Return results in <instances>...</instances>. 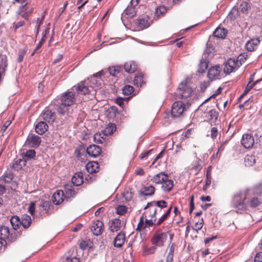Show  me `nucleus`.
I'll list each match as a JSON object with an SVG mask.
<instances>
[{
    "label": "nucleus",
    "instance_id": "423d86ee",
    "mask_svg": "<svg viewBox=\"0 0 262 262\" xmlns=\"http://www.w3.org/2000/svg\"><path fill=\"white\" fill-rule=\"evenodd\" d=\"M192 92V89L187 85L185 82H182L179 85L176 92L177 98L186 100L185 103L190 105Z\"/></svg>",
    "mask_w": 262,
    "mask_h": 262
},
{
    "label": "nucleus",
    "instance_id": "c03bdc74",
    "mask_svg": "<svg viewBox=\"0 0 262 262\" xmlns=\"http://www.w3.org/2000/svg\"><path fill=\"white\" fill-rule=\"evenodd\" d=\"M24 4V5L22 4V5L19 7V9L17 12V13L18 14H20L21 13L27 11V10H28V9L29 8V6H30L29 4H28V3H26V2H25Z\"/></svg>",
    "mask_w": 262,
    "mask_h": 262
},
{
    "label": "nucleus",
    "instance_id": "5fc2aeb1",
    "mask_svg": "<svg viewBox=\"0 0 262 262\" xmlns=\"http://www.w3.org/2000/svg\"><path fill=\"white\" fill-rule=\"evenodd\" d=\"M33 12V8L29 6V8L27 10L25 13H23L21 15L22 17L24 18L25 19H27L28 16L32 13Z\"/></svg>",
    "mask_w": 262,
    "mask_h": 262
},
{
    "label": "nucleus",
    "instance_id": "774afa93",
    "mask_svg": "<svg viewBox=\"0 0 262 262\" xmlns=\"http://www.w3.org/2000/svg\"><path fill=\"white\" fill-rule=\"evenodd\" d=\"M168 216L164 213L158 221V222L156 223L157 225H160L167 217Z\"/></svg>",
    "mask_w": 262,
    "mask_h": 262
},
{
    "label": "nucleus",
    "instance_id": "c85d7f7f",
    "mask_svg": "<svg viewBox=\"0 0 262 262\" xmlns=\"http://www.w3.org/2000/svg\"><path fill=\"white\" fill-rule=\"evenodd\" d=\"M116 127L114 124L110 123L103 130L102 134L104 136H108L112 134L115 130Z\"/></svg>",
    "mask_w": 262,
    "mask_h": 262
},
{
    "label": "nucleus",
    "instance_id": "de8ad7c7",
    "mask_svg": "<svg viewBox=\"0 0 262 262\" xmlns=\"http://www.w3.org/2000/svg\"><path fill=\"white\" fill-rule=\"evenodd\" d=\"M146 217H149V216L147 215ZM149 217H150L151 219L145 220V225L146 227L151 226L154 224V222L155 223L156 221V219L155 216L152 218L151 216H149Z\"/></svg>",
    "mask_w": 262,
    "mask_h": 262
},
{
    "label": "nucleus",
    "instance_id": "9b49d317",
    "mask_svg": "<svg viewBox=\"0 0 262 262\" xmlns=\"http://www.w3.org/2000/svg\"><path fill=\"white\" fill-rule=\"evenodd\" d=\"M221 72V68L218 66H215L209 69L208 72V77L211 80L219 79Z\"/></svg>",
    "mask_w": 262,
    "mask_h": 262
},
{
    "label": "nucleus",
    "instance_id": "9d476101",
    "mask_svg": "<svg viewBox=\"0 0 262 262\" xmlns=\"http://www.w3.org/2000/svg\"><path fill=\"white\" fill-rule=\"evenodd\" d=\"M103 223L102 221L97 220L93 222L91 230L93 234L98 236L101 234L103 230Z\"/></svg>",
    "mask_w": 262,
    "mask_h": 262
},
{
    "label": "nucleus",
    "instance_id": "f8f14e48",
    "mask_svg": "<svg viewBox=\"0 0 262 262\" xmlns=\"http://www.w3.org/2000/svg\"><path fill=\"white\" fill-rule=\"evenodd\" d=\"M101 152V148L96 145H90L86 149V152L92 157H98L100 155Z\"/></svg>",
    "mask_w": 262,
    "mask_h": 262
},
{
    "label": "nucleus",
    "instance_id": "1a4fd4ad",
    "mask_svg": "<svg viewBox=\"0 0 262 262\" xmlns=\"http://www.w3.org/2000/svg\"><path fill=\"white\" fill-rule=\"evenodd\" d=\"M241 143L246 148H249L253 145L254 140L253 136L250 134H245L243 135Z\"/></svg>",
    "mask_w": 262,
    "mask_h": 262
},
{
    "label": "nucleus",
    "instance_id": "680f3d73",
    "mask_svg": "<svg viewBox=\"0 0 262 262\" xmlns=\"http://www.w3.org/2000/svg\"><path fill=\"white\" fill-rule=\"evenodd\" d=\"M35 204L34 202H31L29 206V212L31 215H33L34 213L35 212Z\"/></svg>",
    "mask_w": 262,
    "mask_h": 262
},
{
    "label": "nucleus",
    "instance_id": "f704fd0d",
    "mask_svg": "<svg viewBox=\"0 0 262 262\" xmlns=\"http://www.w3.org/2000/svg\"><path fill=\"white\" fill-rule=\"evenodd\" d=\"M65 191L66 192L65 193H64V196L65 198H67L68 199L73 197L75 194V191L71 187H66L65 189Z\"/></svg>",
    "mask_w": 262,
    "mask_h": 262
},
{
    "label": "nucleus",
    "instance_id": "4be33fe9",
    "mask_svg": "<svg viewBox=\"0 0 262 262\" xmlns=\"http://www.w3.org/2000/svg\"><path fill=\"white\" fill-rule=\"evenodd\" d=\"M167 176V174H165L163 172H160L154 176L151 179V181L155 184H162V183L165 180Z\"/></svg>",
    "mask_w": 262,
    "mask_h": 262
},
{
    "label": "nucleus",
    "instance_id": "bf43d9fd",
    "mask_svg": "<svg viewBox=\"0 0 262 262\" xmlns=\"http://www.w3.org/2000/svg\"><path fill=\"white\" fill-rule=\"evenodd\" d=\"M91 243L90 241H82L80 244V247L81 249H86L88 247L90 246Z\"/></svg>",
    "mask_w": 262,
    "mask_h": 262
},
{
    "label": "nucleus",
    "instance_id": "338daca9",
    "mask_svg": "<svg viewBox=\"0 0 262 262\" xmlns=\"http://www.w3.org/2000/svg\"><path fill=\"white\" fill-rule=\"evenodd\" d=\"M11 123V122L10 120H7L5 122L1 129L2 133H4L6 130L7 127L10 125Z\"/></svg>",
    "mask_w": 262,
    "mask_h": 262
},
{
    "label": "nucleus",
    "instance_id": "69168bd1",
    "mask_svg": "<svg viewBox=\"0 0 262 262\" xmlns=\"http://www.w3.org/2000/svg\"><path fill=\"white\" fill-rule=\"evenodd\" d=\"M255 262H262V252L257 253L254 258Z\"/></svg>",
    "mask_w": 262,
    "mask_h": 262
},
{
    "label": "nucleus",
    "instance_id": "58836bf2",
    "mask_svg": "<svg viewBox=\"0 0 262 262\" xmlns=\"http://www.w3.org/2000/svg\"><path fill=\"white\" fill-rule=\"evenodd\" d=\"M31 221V219L30 216L29 215H26L24 216L20 223L24 228H27L29 227Z\"/></svg>",
    "mask_w": 262,
    "mask_h": 262
},
{
    "label": "nucleus",
    "instance_id": "79ce46f5",
    "mask_svg": "<svg viewBox=\"0 0 262 262\" xmlns=\"http://www.w3.org/2000/svg\"><path fill=\"white\" fill-rule=\"evenodd\" d=\"M134 90L133 86L127 85L122 89V92L124 95H129L134 92Z\"/></svg>",
    "mask_w": 262,
    "mask_h": 262
},
{
    "label": "nucleus",
    "instance_id": "6e6552de",
    "mask_svg": "<svg viewBox=\"0 0 262 262\" xmlns=\"http://www.w3.org/2000/svg\"><path fill=\"white\" fill-rule=\"evenodd\" d=\"M239 67V63L238 60L233 58H230L225 63L224 72L229 74L234 72Z\"/></svg>",
    "mask_w": 262,
    "mask_h": 262
},
{
    "label": "nucleus",
    "instance_id": "8fccbe9b",
    "mask_svg": "<svg viewBox=\"0 0 262 262\" xmlns=\"http://www.w3.org/2000/svg\"><path fill=\"white\" fill-rule=\"evenodd\" d=\"M26 51L25 49L23 50H19L18 56L17 58L18 62H21V61H23L24 56L26 54Z\"/></svg>",
    "mask_w": 262,
    "mask_h": 262
},
{
    "label": "nucleus",
    "instance_id": "c756f323",
    "mask_svg": "<svg viewBox=\"0 0 262 262\" xmlns=\"http://www.w3.org/2000/svg\"><path fill=\"white\" fill-rule=\"evenodd\" d=\"M255 162V156L253 155H247L244 159V163L246 166H252Z\"/></svg>",
    "mask_w": 262,
    "mask_h": 262
},
{
    "label": "nucleus",
    "instance_id": "49530a36",
    "mask_svg": "<svg viewBox=\"0 0 262 262\" xmlns=\"http://www.w3.org/2000/svg\"><path fill=\"white\" fill-rule=\"evenodd\" d=\"M94 141L97 143H102L104 139L99 133H96L94 136Z\"/></svg>",
    "mask_w": 262,
    "mask_h": 262
},
{
    "label": "nucleus",
    "instance_id": "cd10ccee",
    "mask_svg": "<svg viewBox=\"0 0 262 262\" xmlns=\"http://www.w3.org/2000/svg\"><path fill=\"white\" fill-rule=\"evenodd\" d=\"M9 229L6 226H2L0 228V239L5 240L9 236Z\"/></svg>",
    "mask_w": 262,
    "mask_h": 262
},
{
    "label": "nucleus",
    "instance_id": "f03ea898",
    "mask_svg": "<svg viewBox=\"0 0 262 262\" xmlns=\"http://www.w3.org/2000/svg\"><path fill=\"white\" fill-rule=\"evenodd\" d=\"M102 74V72L100 71L94 75L91 78L90 86L86 85L85 82H81L77 86H75L78 94L81 95L88 94L89 95L88 98L92 99L96 94L97 89L101 85V80L98 77H100Z\"/></svg>",
    "mask_w": 262,
    "mask_h": 262
},
{
    "label": "nucleus",
    "instance_id": "6ab92c4d",
    "mask_svg": "<svg viewBox=\"0 0 262 262\" xmlns=\"http://www.w3.org/2000/svg\"><path fill=\"white\" fill-rule=\"evenodd\" d=\"M121 227V221L120 220L116 219L112 220L110 223V230L112 232H117Z\"/></svg>",
    "mask_w": 262,
    "mask_h": 262
},
{
    "label": "nucleus",
    "instance_id": "864d4df0",
    "mask_svg": "<svg viewBox=\"0 0 262 262\" xmlns=\"http://www.w3.org/2000/svg\"><path fill=\"white\" fill-rule=\"evenodd\" d=\"M25 21H20L17 23H14L13 24V29L14 31H16L17 29H18L20 27L23 26L25 25Z\"/></svg>",
    "mask_w": 262,
    "mask_h": 262
},
{
    "label": "nucleus",
    "instance_id": "f257e3e1",
    "mask_svg": "<svg viewBox=\"0 0 262 262\" xmlns=\"http://www.w3.org/2000/svg\"><path fill=\"white\" fill-rule=\"evenodd\" d=\"M261 203L257 197L249 199L246 192L235 194L232 199V204L237 212L242 213L246 210L248 206L256 207Z\"/></svg>",
    "mask_w": 262,
    "mask_h": 262
},
{
    "label": "nucleus",
    "instance_id": "ea45409f",
    "mask_svg": "<svg viewBox=\"0 0 262 262\" xmlns=\"http://www.w3.org/2000/svg\"><path fill=\"white\" fill-rule=\"evenodd\" d=\"M143 82V77L141 75H136L134 78V83L138 87L141 86Z\"/></svg>",
    "mask_w": 262,
    "mask_h": 262
},
{
    "label": "nucleus",
    "instance_id": "4d7b16f0",
    "mask_svg": "<svg viewBox=\"0 0 262 262\" xmlns=\"http://www.w3.org/2000/svg\"><path fill=\"white\" fill-rule=\"evenodd\" d=\"M108 71H109L110 75H111L112 76H115L116 73H119V70L118 68L117 67L116 68L115 67L110 68L108 69Z\"/></svg>",
    "mask_w": 262,
    "mask_h": 262
},
{
    "label": "nucleus",
    "instance_id": "09e8293b",
    "mask_svg": "<svg viewBox=\"0 0 262 262\" xmlns=\"http://www.w3.org/2000/svg\"><path fill=\"white\" fill-rule=\"evenodd\" d=\"M208 64L206 61H202L200 64V68L198 71L200 73H203L207 68Z\"/></svg>",
    "mask_w": 262,
    "mask_h": 262
},
{
    "label": "nucleus",
    "instance_id": "ddd939ff",
    "mask_svg": "<svg viewBox=\"0 0 262 262\" xmlns=\"http://www.w3.org/2000/svg\"><path fill=\"white\" fill-rule=\"evenodd\" d=\"M41 142L40 138L37 135H31L28 136L26 143L30 147H38Z\"/></svg>",
    "mask_w": 262,
    "mask_h": 262
},
{
    "label": "nucleus",
    "instance_id": "e433bc0d",
    "mask_svg": "<svg viewBox=\"0 0 262 262\" xmlns=\"http://www.w3.org/2000/svg\"><path fill=\"white\" fill-rule=\"evenodd\" d=\"M166 11L167 9L164 6H160L157 7L156 9L155 15L156 16L157 18H158L159 16L166 13Z\"/></svg>",
    "mask_w": 262,
    "mask_h": 262
},
{
    "label": "nucleus",
    "instance_id": "7c9ffc66",
    "mask_svg": "<svg viewBox=\"0 0 262 262\" xmlns=\"http://www.w3.org/2000/svg\"><path fill=\"white\" fill-rule=\"evenodd\" d=\"M155 187L151 185H149L143 188L142 193L144 195H151L155 193Z\"/></svg>",
    "mask_w": 262,
    "mask_h": 262
},
{
    "label": "nucleus",
    "instance_id": "13d9d810",
    "mask_svg": "<svg viewBox=\"0 0 262 262\" xmlns=\"http://www.w3.org/2000/svg\"><path fill=\"white\" fill-rule=\"evenodd\" d=\"M49 31V29H47L45 30V31L42 33V35H43V37H42L41 40L39 42L37 47H36V50H37L39 48L41 47V46H42L43 42L45 41V35H46V33H47V32H48Z\"/></svg>",
    "mask_w": 262,
    "mask_h": 262
},
{
    "label": "nucleus",
    "instance_id": "e2e57ef3",
    "mask_svg": "<svg viewBox=\"0 0 262 262\" xmlns=\"http://www.w3.org/2000/svg\"><path fill=\"white\" fill-rule=\"evenodd\" d=\"M208 114L211 119H216L217 118V113L214 110H210Z\"/></svg>",
    "mask_w": 262,
    "mask_h": 262
},
{
    "label": "nucleus",
    "instance_id": "2f4dec72",
    "mask_svg": "<svg viewBox=\"0 0 262 262\" xmlns=\"http://www.w3.org/2000/svg\"><path fill=\"white\" fill-rule=\"evenodd\" d=\"M201 162V160L196 158L191 164V168L194 169L196 173H198L202 168Z\"/></svg>",
    "mask_w": 262,
    "mask_h": 262
},
{
    "label": "nucleus",
    "instance_id": "aec40b11",
    "mask_svg": "<svg viewBox=\"0 0 262 262\" xmlns=\"http://www.w3.org/2000/svg\"><path fill=\"white\" fill-rule=\"evenodd\" d=\"M48 128V125L45 122L40 121L35 125V132L39 135L44 134Z\"/></svg>",
    "mask_w": 262,
    "mask_h": 262
},
{
    "label": "nucleus",
    "instance_id": "603ef678",
    "mask_svg": "<svg viewBox=\"0 0 262 262\" xmlns=\"http://www.w3.org/2000/svg\"><path fill=\"white\" fill-rule=\"evenodd\" d=\"M211 137L212 139H216L218 135V130L216 127H213L211 129L210 131Z\"/></svg>",
    "mask_w": 262,
    "mask_h": 262
},
{
    "label": "nucleus",
    "instance_id": "20e7f679",
    "mask_svg": "<svg viewBox=\"0 0 262 262\" xmlns=\"http://www.w3.org/2000/svg\"><path fill=\"white\" fill-rule=\"evenodd\" d=\"M167 206V203L163 200L148 203L145 207V209H148L144 213L145 218H146L147 215L149 217L151 216L152 218L155 217L158 210L161 211L162 208L166 207Z\"/></svg>",
    "mask_w": 262,
    "mask_h": 262
},
{
    "label": "nucleus",
    "instance_id": "bb28decb",
    "mask_svg": "<svg viewBox=\"0 0 262 262\" xmlns=\"http://www.w3.org/2000/svg\"><path fill=\"white\" fill-rule=\"evenodd\" d=\"M125 71L127 73H134L137 69V65L133 61H128L124 66Z\"/></svg>",
    "mask_w": 262,
    "mask_h": 262
},
{
    "label": "nucleus",
    "instance_id": "4c0bfd02",
    "mask_svg": "<svg viewBox=\"0 0 262 262\" xmlns=\"http://www.w3.org/2000/svg\"><path fill=\"white\" fill-rule=\"evenodd\" d=\"M127 207L124 205H119L116 207V212L119 215H124L127 211Z\"/></svg>",
    "mask_w": 262,
    "mask_h": 262
},
{
    "label": "nucleus",
    "instance_id": "473e14b6",
    "mask_svg": "<svg viewBox=\"0 0 262 262\" xmlns=\"http://www.w3.org/2000/svg\"><path fill=\"white\" fill-rule=\"evenodd\" d=\"M157 246L154 245L150 247L144 246L143 248V253L144 255H147L155 253L156 251Z\"/></svg>",
    "mask_w": 262,
    "mask_h": 262
},
{
    "label": "nucleus",
    "instance_id": "052dcab7",
    "mask_svg": "<svg viewBox=\"0 0 262 262\" xmlns=\"http://www.w3.org/2000/svg\"><path fill=\"white\" fill-rule=\"evenodd\" d=\"M203 223L201 222H198L195 223L194 226L193 227V229L196 230L197 232L201 230L203 227Z\"/></svg>",
    "mask_w": 262,
    "mask_h": 262
},
{
    "label": "nucleus",
    "instance_id": "6e6d98bb",
    "mask_svg": "<svg viewBox=\"0 0 262 262\" xmlns=\"http://www.w3.org/2000/svg\"><path fill=\"white\" fill-rule=\"evenodd\" d=\"M13 179V176L11 173H7L3 177V181L5 183H9Z\"/></svg>",
    "mask_w": 262,
    "mask_h": 262
},
{
    "label": "nucleus",
    "instance_id": "a878e982",
    "mask_svg": "<svg viewBox=\"0 0 262 262\" xmlns=\"http://www.w3.org/2000/svg\"><path fill=\"white\" fill-rule=\"evenodd\" d=\"M138 27L140 29H144L149 26L150 25V21L147 17H144L138 19Z\"/></svg>",
    "mask_w": 262,
    "mask_h": 262
},
{
    "label": "nucleus",
    "instance_id": "3c124183",
    "mask_svg": "<svg viewBox=\"0 0 262 262\" xmlns=\"http://www.w3.org/2000/svg\"><path fill=\"white\" fill-rule=\"evenodd\" d=\"M260 80H261V79L257 80L253 83L250 84V83L252 81V78H251L249 83L247 84V85L246 88V90H245L246 92L249 91L255 84H256L257 82H258Z\"/></svg>",
    "mask_w": 262,
    "mask_h": 262
},
{
    "label": "nucleus",
    "instance_id": "a211bd4d",
    "mask_svg": "<svg viewBox=\"0 0 262 262\" xmlns=\"http://www.w3.org/2000/svg\"><path fill=\"white\" fill-rule=\"evenodd\" d=\"M125 239V234L122 232L119 233L114 239V246L118 248L121 247L124 243Z\"/></svg>",
    "mask_w": 262,
    "mask_h": 262
},
{
    "label": "nucleus",
    "instance_id": "dca6fc26",
    "mask_svg": "<svg viewBox=\"0 0 262 262\" xmlns=\"http://www.w3.org/2000/svg\"><path fill=\"white\" fill-rule=\"evenodd\" d=\"M41 118L44 120L50 122L53 121L55 119L54 113H52L50 110L47 109L44 110L41 114Z\"/></svg>",
    "mask_w": 262,
    "mask_h": 262
},
{
    "label": "nucleus",
    "instance_id": "0e129e2a",
    "mask_svg": "<svg viewBox=\"0 0 262 262\" xmlns=\"http://www.w3.org/2000/svg\"><path fill=\"white\" fill-rule=\"evenodd\" d=\"M63 262H79V259L76 257H67L64 260Z\"/></svg>",
    "mask_w": 262,
    "mask_h": 262
},
{
    "label": "nucleus",
    "instance_id": "39448f33",
    "mask_svg": "<svg viewBox=\"0 0 262 262\" xmlns=\"http://www.w3.org/2000/svg\"><path fill=\"white\" fill-rule=\"evenodd\" d=\"M168 236L169 237L170 241H171L173 237L172 234L159 229L154 233L151 239V242L153 245L158 247H161L164 245Z\"/></svg>",
    "mask_w": 262,
    "mask_h": 262
},
{
    "label": "nucleus",
    "instance_id": "b1692460",
    "mask_svg": "<svg viewBox=\"0 0 262 262\" xmlns=\"http://www.w3.org/2000/svg\"><path fill=\"white\" fill-rule=\"evenodd\" d=\"M50 207L49 203L47 201L42 202L38 206V211L40 215L47 214Z\"/></svg>",
    "mask_w": 262,
    "mask_h": 262
},
{
    "label": "nucleus",
    "instance_id": "7ed1b4c3",
    "mask_svg": "<svg viewBox=\"0 0 262 262\" xmlns=\"http://www.w3.org/2000/svg\"><path fill=\"white\" fill-rule=\"evenodd\" d=\"M75 102V93L68 91L63 94L61 98V102L57 108V112L62 114H65L70 111V107Z\"/></svg>",
    "mask_w": 262,
    "mask_h": 262
},
{
    "label": "nucleus",
    "instance_id": "37998d69",
    "mask_svg": "<svg viewBox=\"0 0 262 262\" xmlns=\"http://www.w3.org/2000/svg\"><path fill=\"white\" fill-rule=\"evenodd\" d=\"M145 217L144 214L140 217V222L138 224L136 230L141 231L142 229L145 228V225L144 223V219Z\"/></svg>",
    "mask_w": 262,
    "mask_h": 262
},
{
    "label": "nucleus",
    "instance_id": "c9c22d12",
    "mask_svg": "<svg viewBox=\"0 0 262 262\" xmlns=\"http://www.w3.org/2000/svg\"><path fill=\"white\" fill-rule=\"evenodd\" d=\"M7 59L6 56H2L0 61V70L4 72L7 67Z\"/></svg>",
    "mask_w": 262,
    "mask_h": 262
},
{
    "label": "nucleus",
    "instance_id": "393cba45",
    "mask_svg": "<svg viewBox=\"0 0 262 262\" xmlns=\"http://www.w3.org/2000/svg\"><path fill=\"white\" fill-rule=\"evenodd\" d=\"M227 34V30L221 27L217 28L213 32L214 37L222 39L224 38L226 36Z\"/></svg>",
    "mask_w": 262,
    "mask_h": 262
},
{
    "label": "nucleus",
    "instance_id": "5701e85b",
    "mask_svg": "<svg viewBox=\"0 0 262 262\" xmlns=\"http://www.w3.org/2000/svg\"><path fill=\"white\" fill-rule=\"evenodd\" d=\"M85 168L90 173L96 172L99 168L98 163L96 162H90L85 165Z\"/></svg>",
    "mask_w": 262,
    "mask_h": 262
},
{
    "label": "nucleus",
    "instance_id": "0eeeda50",
    "mask_svg": "<svg viewBox=\"0 0 262 262\" xmlns=\"http://www.w3.org/2000/svg\"><path fill=\"white\" fill-rule=\"evenodd\" d=\"M189 104L181 101H177L173 103L172 107L171 114L174 118H178L182 116L186 112Z\"/></svg>",
    "mask_w": 262,
    "mask_h": 262
},
{
    "label": "nucleus",
    "instance_id": "72a5a7b5",
    "mask_svg": "<svg viewBox=\"0 0 262 262\" xmlns=\"http://www.w3.org/2000/svg\"><path fill=\"white\" fill-rule=\"evenodd\" d=\"M10 222L13 228L16 230L18 227L19 225L20 224L19 219L17 216H14L11 217Z\"/></svg>",
    "mask_w": 262,
    "mask_h": 262
},
{
    "label": "nucleus",
    "instance_id": "a18cd8bd",
    "mask_svg": "<svg viewBox=\"0 0 262 262\" xmlns=\"http://www.w3.org/2000/svg\"><path fill=\"white\" fill-rule=\"evenodd\" d=\"M211 183V177L210 172L208 171H207L206 173V179L205 181V186L204 187V190L206 189Z\"/></svg>",
    "mask_w": 262,
    "mask_h": 262
},
{
    "label": "nucleus",
    "instance_id": "4468645a",
    "mask_svg": "<svg viewBox=\"0 0 262 262\" xmlns=\"http://www.w3.org/2000/svg\"><path fill=\"white\" fill-rule=\"evenodd\" d=\"M64 192L61 190L56 191L53 195L52 201L55 205H59L63 201Z\"/></svg>",
    "mask_w": 262,
    "mask_h": 262
},
{
    "label": "nucleus",
    "instance_id": "a19ab883",
    "mask_svg": "<svg viewBox=\"0 0 262 262\" xmlns=\"http://www.w3.org/2000/svg\"><path fill=\"white\" fill-rule=\"evenodd\" d=\"M35 156V152L33 149H30L26 151L24 156L25 160H29L33 158Z\"/></svg>",
    "mask_w": 262,
    "mask_h": 262
},
{
    "label": "nucleus",
    "instance_id": "2eb2a0df",
    "mask_svg": "<svg viewBox=\"0 0 262 262\" xmlns=\"http://www.w3.org/2000/svg\"><path fill=\"white\" fill-rule=\"evenodd\" d=\"M164 181L162 183L161 188L164 192H169L172 189L173 187V183L172 180L168 179V176L166 177Z\"/></svg>",
    "mask_w": 262,
    "mask_h": 262
},
{
    "label": "nucleus",
    "instance_id": "412c9836",
    "mask_svg": "<svg viewBox=\"0 0 262 262\" xmlns=\"http://www.w3.org/2000/svg\"><path fill=\"white\" fill-rule=\"evenodd\" d=\"M83 182V174L81 172L75 173L72 178V182L75 186H79L82 184Z\"/></svg>",
    "mask_w": 262,
    "mask_h": 262
},
{
    "label": "nucleus",
    "instance_id": "f3484780",
    "mask_svg": "<svg viewBox=\"0 0 262 262\" xmlns=\"http://www.w3.org/2000/svg\"><path fill=\"white\" fill-rule=\"evenodd\" d=\"M260 42L258 38L252 39L248 41L246 44V47L248 51L252 52L255 50Z\"/></svg>",
    "mask_w": 262,
    "mask_h": 262
}]
</instances>
